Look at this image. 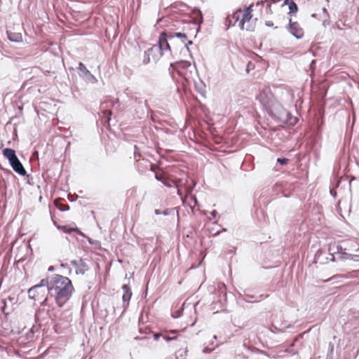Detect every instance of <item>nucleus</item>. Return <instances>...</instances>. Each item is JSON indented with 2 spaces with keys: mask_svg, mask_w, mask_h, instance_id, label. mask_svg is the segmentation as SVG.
Segmentation results:
<instances>
[{
  "mask_svg": "<svg viewBox=\"0 0 359 359\" xmlns=\"http://www.w3.org/2000/svg\"><path fill=\"white\" fill-rule=\"evenodd\" d=\"M163 339L166 341H170L177 339V336L170 337L168 334H162Z\"/></svg>",
  "mask_w": 359,
  "mask_h": 359,
  "instance_id": "e433bc0d",
  "label": "nucleus"
},
{
  "mask_svg": "<svg viewBox=\"0 0 359 359\" xmlns=\"http://www.w3.org/2000/svg\"><path fill=\"white\" fill-rule=\"evenodd\" d=\"M171 46H151L144 51L142 62L147 65L151 61L156 62L163 54V51H170Z\"/></svg>",
  "mask_w": 359,
  "mask_h": 359,
  "instance_id": "6e6552de",
  "label": "nucleus"
},
{
  "mask_svg": "<svg viewBox=\"0 0 359 359\" xmlns=\"http://www.w3.org/2000/svg\"><path fill=\"white\" fill-rule=\"evenodd\" d=\"M212 349L208 348V347H205L203 349V353H210L212 352Z\"/></svg>",
  "mask_w": 359,
  "mask_h": 359,
  "instance_id": "a18cd8bd",
  "label": "nucleus"
},
{
  "mask_svg": "<svg viewBox=\"0 0 359 359\" xmlns=\"http://www.w3.org/2000/svg\"><path fill=\"white\" fill-rule=\"evenodd\" d=\"M37 320H38V318H37L36 314H35V321L37 322Z\"/></svg>",
  "mask_w": 359,
  "mask_h": 359,
  "instance_id": "69168bd1",
  "label": "nucleus"
},
{
  "mask_svg": "<svg viewBox=\"0 0 359 359\" xmlns=\"http://www.w3.org/2000/svg\"><path fill=\"white\" fill-rule=\"evenodd\" d=\"M348 184L349 191H351V182H348Z\"/></svg>",
  "mask_w": 359,
  "mask_h": 359,
  "instance_id": "e2e57ef3",
  "label": "nucleus"
},
{
  "mask_svg": "<svg viewBox=\"0 0 359 359\" xmlns=\"http://www.w3.org/2000/svg\"><path fill=\"white\" fill-rule=\"evenodd\" d=\"M180 53L182 54L184 56L189 55L191 57H192L191 50L189 48V46H182V48L180 50Z\"/></svg>",
  "mask_w": 359,
  "mask_h": 359,
  "instance_id": "c756f323",
  "label": "nucleus"
},
{
  "mask_svg": "<svg viewBox=\"0 0 359 359\" xmlns=\"http://www.w3.org/2000/svg\"><path fill=\"white\" fill-rule=\"evenodd\" d=\"M79 262V261H77V260H71V261H70L71 264H72L73 266H74L76 269V268H77V266H78Z\"/></svg>",
  "mask_w": 359,
  "mask_h": 359,
  "instance_id": "c03bdc74",
  "label": "nucleus"
},
{
  "mask_svg": "<svg viewBox=\"0 0 359 359\" xmlns=\"http://www.w3.org/2000/svg\"><path fill=\"white\" fill-rule=\"evenodd\" d=\"M288 8L290 10V11H289L290 15L295 14L298 11V6L294 1H292L290 3Z\"/></svg>",
  "mask_w": 359,
  "mask_h": 359,
  "instance_id": "393cba45",
  "label": "nucleus"
},
{
  "mask_svg": "<svg viewBox=\"0 0 359 359\" xmlns=\"http://www.w3.org/2000/svg\"><path fill=\"white\" fill-rule=\"evenodd\" d=\"M269 0H261V1H258L257 3H256V5L257 6H261V5H263L265 2H268Z\"/></svg>",
  "mask_w": 359,
  "mask_h": 359,
  "instance_id": "49530a36",
  "label": "nucleus"
},
{
  "mask_svg": "<svg viewBox=\"0 0 359 359\" xmlns=\"http://www.w3.org/2000/svg\"><path fill=\"white\" fill-rule=\"evenodd\" d=\"M297 118L294 117L290 112H289V115L287 116L285 124L289 126H293L297 123Z\"/></svg>",
  "mask_w": 359,
  "mask_h": 359,
  "instance_id": "5701e85b",
  "label": "nucleus"
},
{
  "mask_svg": "<svg viewBox=\"0 0 359 359\" xmlns=\"http://www.w3.org/2000/svg\"><path fill=\"white\" fill-rule=\"evenodd\" d=\"M195 67H192L189 61L181 60L170 64L168 69L169 74L173 80L175 79V74L186 81H189L193 76Z\"/></svg>",
  "mask_w": 359,
  "mask_h": 359,
  "instance_id": "20e7f679",
  "label": "nucleus"
},
{
  "mask_svg": "<svg viewBox=\"0 0 359 359\" xmlns=\"http://www.w3.org/2000/svg\"><path fill=\"white\" fill-rule=\"evenodd\" d=\"M311 17H312V18H316V13H313V14L311 15Z\"/></svg>",
  "mask_w": 359,
  "mask_h": 359,
  "instance_id": "0e129e2a",
  "label": "nucleus"
},
{
  "mask_svg": "<svg viewBox=\"0 0 359 359\" xmlns=\"http://www.w3.org/2000/svg\"><path fill=\"white\" fill-rule=\"evenodd\" d=\"M340 182H341L340 181L337 180L336 184L334 185H333V188L330 189V190L331 196H332L334 198H335L337 196V191L334 190V189L339 187Z\"/></svg>",
  "mask_w": 359,
  "mask_h": 359,
  "instance_id": "2f4dec72",
  "label": "nucleus"
},
{
  "mask_svg": "<svg viewBox=\"0 0 359 359\" xmlns=\"http://www.w3.org/2000/svg\"><path fill=\"white\" fill-rule=\"evenodd\" d=\"M329 257L326 260L331 262L341 261L347 264L353 265L359 262V248L353 252L340 245H330L328 247Z\"/></svg>",
  "mask_w": 359,
  "mask_h": 359,
  "instance_id": "7ed1b4c3",
  "label": "nucleus"
},
{
  "mask_svg": "<svg viewBox=\"0 0 359 359\" xmlns=\"http://www.w3.org/2000/svg\"><path fill=\"white\" fill-rule=\"evenodd\" d=\"M268 114L274 121L283 124H285L287 116L289 115V111L284 109L283 106L279 103Z\"/></svg>",
  "mask_w": 359,
  "mask_h": 359,
  "instance_id": "9d476101",
  "label": "nucleus"
},
{
  "mask_svg": "<svg viewBox=\"0 0 359 359\" xmlns=\"http://www.w3.org/2000/svg\"><path fill=\"white\" fill-rule=\"evenodd\" d=\"M75 233H76L78 235L82 236V237H86V236L85 235V233H83L78 227L75 226V229H74V231Z\"/></svg>",
  "mask_w": 359,
  "mask_h": 359,
  "instance_id": "ea45409f",
  "label": "nucleus"
},
{
  "mask_svg": "<svg viewBox=\"0 0 359 359\" xmlns=\"http://www.w3.org/2000/svg\"><path fill=\"white\" fill-rule=\"evenodd\" d=\"M137 167L140 172H144L146 170L153 171L154 163L144 157L142 159L137 160Z\"/></svg>",
  "mask_w": 359,
  "mask_h": 359,
  "instance_id": "4468645a",
  "label": "nucleus"
},
{
  "mask_svg": "<svg viewBox=\"0 0 359 359\" xmlns=\"http://www.w3.org/2000/svg\"><path fill=\"white\" fill-rule=\"evenodd\" d=\"M88 270V266L85 260L82 258L79 259L77 268L76 269V274L83 275Z\"/></svg>",
  "mask_w": 359,
  "mask_h": 359,
  "instance_id": "a211bd4d",
  "label": "nucleus"
},
{
  "mask_svg": "<svg viewBox=\"0 0 359 359\" xmlns=\"http://www.w3.org/2000/svg\"><path fill=\"white\" fill-rule=\"evenodd\" d=\"M78 74L86 82L95 83L97 82V79L86 68L85 65L79 62L78 67Z\"/></svg>",
  "mask_w": 359,
  "mask_h": 359,
  "instance_id": "9b49d317",
  "label": "nucleus"
},
{
  "mask_svg": "<svg viewBox=\"0 0 359 359\" xmlns=\"http://www.w3.org/2000/svg\"><path fill=\"white\" fill-rule=\"evenodd\" d=\"M196 88L197 91L203 96H204L205 90H203L202 86H199L197 84H196Z\"/></svg>",
  "mask_w": 359,
  "mask_h": 359,
  "instance_id": "58836bf2",
  "label": "nucleus"
},
{
  "mask_svg": "<svg viewBox=\"0 0 359 359\" xmlns=\"http://www.w3.org/2000/svg\"><path fill=\"white\" fill-rule=\"evenodd\" d=\"M288 30L291 34H292L297 39H302L304 36V30L300 27L298 22H292L290 19L288 25Z\"/></svg>",
  "mask_w": 359,
  "mask_h": 359,
  "instance_id": "ddd939ff",
  "label": "nucleus"
},
{
  "mask_svg": "<svg viewBox=\"0 0 359 359\" xmlns=\"http://www.w3.org/2000/svg\"><path fill=\"white\" fill-rule=\"evenodd\" d=\"M60 266H61L62 267H64V268L68 267V264H63V263H62V264H60Z\"/></svg>",
  "mask_w": 359,
  "mask_h": 359,
  "instance_id": "bf43d9fd",
  "label": "nucleus"
},
{
  "mask_svg": "<svg viewBox=\"0 0 359 359\" xmlns=\"http://www.w3.org/2000/svg\"><path fill=\"white\" fill-rule=\"evenodd\" d=\"M112 115V111L110 109H106L102 111V121L104 124H109L111 121V116Z\"/></svg>",
  "mask_w": 359,
  "mask_h": 359,
  "instance_id": "4be33fe9",
  "label": "nucleus"
},
{
  "mask_svg": "<svg viewBox=\"0 0 359 359\" xmlns=\"http://www.w3.org/2000/svg\"><path fill=\"white\" fill-rule=\"evenodd\" d=\"M323 13H324L325 15H326L327 16H329V13H328V11H327V8H323Z\"/></svg>",
  "mask_w": 359,
  "mask_h": 359,
  "instance_id": "5fc2aeb1",
  "label": "nucleus"
},
{
  "mask_svg": "<svg viewBox=\"0 0 359 359\" xmlns=\"http://www.w3.org/2000/svg\"><path fill=\"white\" fill-rule=\"evenodd\" d=\"M7 35L8 39L11 42L18 43L22 41V35L20 33H12L10 32H7Z\"/></svg>",
  "mask_w": 359,
  "mask_h": 359,
  "instance_id": "aec40b11",
  "label": "nucleus"
},
{
  "mask_svg": "<svg viewBox=\"0 0 359 359\" xmlns=\"http://www.w3.org/2000/svg\"><path fill=\"white\" fill-rule=\"evenodd\" d=\"M321 255V252L320 251H318L316 254L315 255V260L316 262H317V260L319 259L320 256Z\"/></svg>",
  "mask_w": 359,
  "mask_h": 359,
  "instance_id": "8fccbe9b",
  "label": "nucleus"
},
{
  "mask_svg": "<svg viewBox=\"0 0 359 359\" xmlns=\"http://www.w3.org/2000/svg\"><path fill=\"white\" fill-rule=\"evenodd\" d=\"M256 99L260 102L264 109L269 114L279 104L275 99L269 87L262 88Z\"/></svg>",
  "mask_w": 359,
  "mask_h": 359,
  "instance_id": "423d86ee",
  "label": "nucleus"
},
{
  "mask_svg": "<svg viewBox=\"0 0 359 359\" xmlns=\"http://www.w3.org/2000/svg\"><path fill=\"white\" fill-rule=\"evenodd\" d=\"M74 287L72 280L62 275L55 274L51 276L50 297H53L58 307L62 308L71 298Z\"/></svg>",
  "mask_w": 359,
  "mask_h": 359,
  "instance_id": "f257e3e1",
  "label": "nucleus"
},
{
  "mask_svg": "<svg viewBox=\"0 0 359 359\" xmlns=\"http://www.w3.org/2000/svg\"><path fill=\"white\" fill-rule=\"evenodd\" d=\"M196 185V182L193 179H187L184 186L187 194H191Z\"/></svg>",
  "mask_w": 359,
  "mask_h": 359,
  "instance_id": "dca6fc26",
  "label": "nucleus"
},
{
  "mask_svg": "<svg viewBox=\"0 0 359 359\" xmlns=\"http://www.w3.org/2000/svg\"><path fill=\"white\" fill-rule=\"evenodd\" d=\"M155 178L156 180L162 182V184H163V185L167 187L171 188L175 185V183L172 180H169L166 176L163 175L156 173Z\"/></svg>",
  "mask_w": 359,
  "mask_h": 359,
  "instance_id": "2eb2a0df",
  "label": "nucleus"
},
{
  "mask_svg": "<svg viewBox=\"0 0 359 359\" xmlns=\"http://www.w3.org/2000/svg\"><path fill=\"white\" fill-rule=\"evenodd\" d=\"M48 270V271H53L55 270V267L53 266H50Z\"/></svg>",
  "mask_w": 359,
  "mask_h": 359,
  "instance_id": "4d7b16f0",
  "label": "nucleus"
},
{
  "mask_svg": "<svg viewBox=\"0 0 359 359\" xmlns=\"http://www.w3.org/2000/svg\"><path fill=\"white\" fill-rule=\"evenodd\" d=\"M107 106H111L113 107H115L116 109H119L121 107L120 102L118 99L116 100H110L109 102H107Z\"/></svg>",
  "mask_w": 359,
  "mask_h": 359,
  "instance_id": "cd10ccee",
  "label": "nucleus"
},
{
  "mask_svg": "<svg viewBox=\"0 0 359 359\" xmlns=\"http://www.w3.org/2000/svg\"><path fill=\"white\" fill-rule=\"evenodd\" d=\"M194 13L195 14L196 20L198 23H202L203 22V15L202 12L197 8H195L194 11Z\"/></svg>",
  "mask_w": 359,
  "mask_h": 359,
  "instance_id": "a878e982",
  "label": "nucleus"
},
{
  "mask_svg": "<svg viewBox=\"0 0 359 359\" xmlns=\"http://www.w3.org/2000/svg\"><path fill=\"white\" fill-rule=\"evenodd\" d=\"M253 6L254 4H251L243 10L238 8L232 14L228 15L224 22L226 29L234 27L238 23L241 30L254 31L255 25L250 22L252 18Z\"/></svg>",
  "mask_w": 359,
  "mask_h": 359,
  "instance_id": "f03ea898",
  "label": "nucleus"
},
{
  "mask_svg": "<svg viewBox=\"0 0 359 359\" xmlns=\"http://www.w3.org/2000/svg\"><path fill=\"white\" fill-rule=\"evenodd\" d=\"M341 277L340 275H334L332 276L331 278H328L327 280H325L324 282H330V281H334L337 278Z\"/></svg>",
  "mask_w": 359,
  "mask_h": 359,
  "instance_id": "a19ab883",
  "label": "nucleus"
},
{
  "mask_svg": "<svg viewBox=\"0 0 359 359\" xmlns=\"http://www.w3.org/2000/svg\"><path fill=\"white\" fill-rule=\"evenodd\" d=\"M175 212V208H168V209L164 210L163 211H161L159 209H156L154 210V213L156 215H163L165 216L170 215H174Z\"/></svg>",
  "mask_w": 359,
  "mask_h": 359,
  "instance_id": "412c9836",
  "label": "nucleus"
},
{
  "mask_svg": "<svg viewBox=\"0 0 359 359\" xmlns=\"http://www.w3.org/2000/svg\"><path fill=\"white\" fill-rule=\"evenodd\" d=\"M219 233H220V231H218L217 232L215 233V236L219 234Z\"/></svg>",
  "mask_w": 359,
  "mask_h": 359,
  "instance_id": "338daca9",
  "label": "nucleus"
},
{
  "mask_svg": "<svg viewBox=\"0 0 359 359\" xmlns=\"http://www.w3.org/2000/svg\"><path fill=\"white\" fill-rule=\"evenodd\" d=\"M2 154L4 156L8 161L10 165L15 172L21 176L27 175V171L17 156L14 149L11 148H5L3 149Z\"/></svg>",
  "mask_w": 359,
  "mask_h": 359,
  "instance_id": "0eeeda50",
  "label": "nucleus"
},
{
  "mask_svg": "<svg viewBox=\"0 0 359 359\" xmlns=\"http://www.w3.org/2000/svg\"><path fill=\"white\" fill-rule=\"evenodd\" d=\"M265 25L267 27H273V23L271 21H266Z\"/></svg>",
  "mask_w": 359,
  "mask_h": 359,
  "instance_id": "3c124183",
  "label": "nucleus"
},
{
  "mask_svg": "<svg viewBox=\"0 0 359 359\" xmlns=\"http://www.w3.org/2000/svg\"><path fill=\"white\" fill-rule=\"evenodd\" d=\"M50 282L51 277H48L46 278H43L41 280L39 284L35 285L36 286H39V287L41 290H46L49 293V288L50 287Z\"/></svg>",
  "mask_w": 359,
  "mask_h": 359,
  "instance_id": "f3484780",
  "label": "nucleus"
},
{
  "mask_svg": "<svg viewBox=\"0 0 359 359\" xmlns=\"http://www.w3.org/2000/svg\"><path fill=\"white\" fill-rule=\"evenodd\" d=\"M57 228L66 233H72L74 231L75 229V227H72L68 225L57 226Z\"/></svg>",
  "mask_w": 359,
  "mask_h": 359,
  "instance_id": "b1692460",
  "label": "nucleus"
},
{
  "mask_svg": "<svg viewBox=\"0 0 359 359\" xmlns=\"http://www.w3.org/2000/svg\"><path fill=\"white\" fill-rule=\"evenodd\" d=\"M40 329V325H33L32 327L30 328L29 330V333L32 336H33V334H34L35 332H38Z\"/></svg>",
  "mask_w": 359,
  "mask_h": 359,
  "instance_id": "c9c22d12",
  "label": "nucleus"
},
{
  "mask_svg": "<svg viewBox=\"0 0 359 359\" xmlns=\"http://www.w3.org/2000/svg\"><path fill=\"white\" fill-rule=\"evenodd\" d=\"M236 359H248V358L244 355H238Z\"/></svg>",
  "mask_w": 359,
  "mask_h": 359,
  "instance_id": "603ef678",
  "label": "nucleus"
},
{
  "mask_svg": "<svg viewBox=\"0 0 359 359\" xmlns=\"http://www.w3.org/2000/svg\"><path fill=\"white\" fill-rule=\"evenodd\" d=\"M217 214H218V212H217V210H212V211H211V212H210V215H211V216H212L213 218H215V217H216V216L217 215Z\"/></svg>",
  "mask_w": 359,
  "mask_h": 359,
  "instance_id": "09e8293b",
  "label": "nucleus"
},
{
  "mask_svg": "<svg viewBox=\"0 0 359 359\" xmlns=\"http://www.w3.org/2000/svg\"><path fill=\"white\" fill-rule=\"evenodd\" d=\"M264 297H268V295L260 294L259 296L256 297L255 295H251L249 294H244L242 297V300L245 302H250L248 300V299H255V302H258L261 301L262 298Z\"/></svg>",
  "mask_w": 359,
  "mask_h": 359,
  "instance_id": "6ab92c4d",
  "label": "nucleus"
},
{
  "mask_svg": "<svg viewBox=\"0 0 359 359\" xmlns=\"http://www.w3.org/2000/svg\"><path fill=\"white\" fill-rule=\"evenodd\" d=\"M177 194L180 196H182V192L179 188H177Z\"/></svg>",
  "mask_w": 359,
  "mask_h": 359,
  "instance_id": "052dcab7",
  "label": "nucleus"
},
{
  "mask_svg": "<svg viewBox=\"0 0 359 359\" xmlns=\"http://www.w3.org/2000/svg\"><path fill=\"white\" fill-rule=\"evenodd\" d=\"M191 199L194 202L195 204H197L198 201L196 196H191Z\"/></svg>",
  "mask_w": 359,
  "mask_h": 359,
  "instance_id": "864d4df0",
  "label": "nucleus"
},
{
  "mask_svg": "<svg viewBox=\"0 0 359 359\" xmlns=\"http://www.w3.org/2000/svg\"><path fill=\"white\" fill-rule=\"evenodd\" d=\"M163 334L159 333H153L154 339L157 341L160 339V337H162Z\"/></svg>",
  "mask_w": 359,
  "mask_h": 359,
  "instance_id": "79ce46f5",
  "label": "nucleus"
},
{
  "mask_svg": "<svg viewBox=\"0 0 359 359\" xmlns=\"http://www.w3.org/2000/svg\"><path fill=\"white\" fill-rule=\"evenodd\" d=\"M334 344L332 343L329 344V351L327 355V359H333V354H334Z\"/></svg>",
  "mask_w": 359,
  "mask_h": 359,
  "instance_id": "7c9ffc66",
  "label": "nucleus"
},
{
  "mask_svg": "<svg viewBox=\"0 0 359 359\" xmlns=\"http://www.w3.org/2000/svg\"><path fill=\"white\" fill-rule=\"evenodd\" d=\"M25 257H21L18 261H15V263L22 262L25 261Z\"/></svg>",
  "mask_w": 359,
  "mask_h": 359,
  "instance_id": "6e6d98bb",
  "label": "nucleus"
},
{
  "mask_svg": "<svg viewBox=\"0 0 359 359\" xmlns=\"http://www.w3.org/2000/svg\"><path fill=\"white\" fill-rule=\"evenodd\" d=\"M170 43L193 45L192 41L187 39L185 33L166 31L161 33L157 45H170Z\"/></svg>",
  "mask_w": 359,
  "mask_h": 359,
  "instance_id": "39448f33",
  "label": "nucleus"
},
{
  "mask_svg": "<svg viewBox=\"0 0 359 359\" xmlns=\"http://www.w3.org/2000/svg\"><path fill=\"white\" fill-rule=\"evenodd\" d=\"M122 290H123V294L122 296L123 300V311L121 316H123V313L126 311L128 308L129 302L132 297V292L130 287L127 284H123L122 285Z\"/></svg>",
  "mask_w": 359,
  "mask_h": 359,
  "instance_id": "f8f14e48",
  "label": "nucleus"
},
{
  "mask_svg": "<svg viewBox=\"0 0 359 359\" xmlns=\"http://www.w3.org/2000/svg\"><path fill=\"white\" fill-rule=\"evenodd\" d=\"M316 63V60H313L311 62V66L312 67L313 65H314Z\"/></svg>",
  "mask_w": 359,
  "mask_h": 359,
  "instance_id": "680f3d73",
  "label": "nucleus"
},
{
  "mask_svg": "<svg viewBox=\"0 0 359 359\" xmlns=\"http://www.w3.org/2000/svg\"><path fill=\"white\" fill-rule=\"evenodd\" d=\"M187 349H180L176 355V359H185L187 355Z\"/></svg>",
  "mask_w": 359,
  "mask_h": 359,
  "instance_id": "bb28decb",
  "label": "nucleus"
},
{
  "mask_svg": "<svg viewBox=\"0 0 359 359\" xmlns=\"http://www.w3.org/2000/svg\"><path fill=\"white\" fill-rule=\"evenodd\" d=\"M292 1V0H284V2L283 3V4L281 5V6H285L286 5H287L289 6L290 5V3Z\"/></svg>",
  "mask_w": 359,
  "mask_h": 359,
  "instance_id": "de8ad7c7",
  "label": "nucleus"
},
{
  "mask_svg": "<svg viewBox=\"0 0 359 359\" xmlns=\"http://www.w3.org/2000/svg\"><path fill=\"white\" fill-rule=\"evenodd\" d=\"M124 93L126 95V96L132 100H134L135 102H137V98L133 97L132 95V92L129 88H126L124 91Z\"/></svg>",
  "mask_w": 359,
  "mask_h": 359,
  "instance_id": "f704fd0d",
  "label": "nucleus"
},
{
  "mask_svg": "<svg viewBox=\"0 0 359 359\" xmlns=\"http://www.w3.org/2000/svg\"><path fill=\"white\" fill-rule=\"evenodd\" d=\"M255 67V64L252 61H248L246 65L245 72L247 74H249L250 72L254 69Z\"/></svg>",
  "mask_w": 359,
  "mask_h": 359,
  "instance_id": "473e14b6",
  "label": "nucleus"
},
{
  "mask_svg": "<svg viewBox=\"0 0 359 359\" xmlns=\"http://www.w3.org/2000/svg\"><path fill=\"white\" fill-rule=\"evenodd\" d=\"M28 297L30 299L39 302L41 306L48 305V301L50 296L48 292L41 290L39 286L34 285L27 290Z\"/></svg>",
  "mask_w": 359,
  "mask_h": 359,
  "instance_id": "1a4fd4ad",
  "label": "nucleus"
},
{
  "mask_svg": "<svg viewBox=\"0 0 359 359\" xmlns=\"http://www.w3.org/2000/svg\"><path fill=\"white\" fill-rule=\"evenodd\" d=\"M256 48H258L259 49L262 47L261 46H255Z\"/></svg>",
  "mask_w": 359,
  "mask_h": 359,
  "instance_id": "774afa93",
  "label": "nucleus"
},
{
  "mask_svg": "<svg viewBox=\"0 0 359 359\" xmlns=\"http://www.w3.org/2000/svg\"><path fill=\"white\" fill-rule=\"evenodd\" d=\"M57 208L62 211V212H65V211H67L68 210H69V205L68 204H64L62 205V206L61 207H57Z\"/></svg>",
  "mask_w": 359,
  "mask_h": 359,
  "instance_id": "4c0bfd02",
  "label": "nucleus"
},
{
  "mask_svg": "<svg viewBox=\"0 0 359 359\" xmlns=\"http://www.w3.org/2000/svg\"><path fill=\"white\" fill-rule=\"evenodd\" d=\"M276 161L281 165H285L289 162V159L285 157L278 158Z\"/></svg>",
  "mask_w": 359,
  "mask_h": 359,
  "instance_id": "72a5a7b5",
  "label": "nucleus"
},
{
  "mask_svg": "<svg viewBox=\"0 0 359 359\" xmlns=\"http://www.w3.org/2000/svg\"><path fill=\"white\" fill-rule=\"evenodd\" d=\"M144 157V156L140 151L139 148L137 147V146L135 145L134 146V158H135V159L137 161V160H139V159H142Z\"/></svg>",
  "mask_w": 359,
  "mask_h": 359,
  "instance_id": "c85d7f7f",
  "label": "nucleus"
},
{
  "mask_svg": "<svg viewBox=\"0 0 359 359\" xmlns=\"http://www.w3.org/2000/svg\"><path fill=\"white\" fill-rule=\"evenodd\" d=\"M88 241L90 244H93V243H94V241L89 237H88Z\"/></svg>",
  "mask_w": 359,
  "mask_h": 359,
  "instance_id": "13d9d810",
  "label": "nucleus"
},
{
  "mask_svg": "<svg viewBox=\"0 0 359 359\" xmlns=\"http://www.w3.org/2000/svg\"><path fill=\"white\" fill-rule=\"evenodd\" d=\"M266 13H271L272 11H271V4H267L266 6Z\"/></svg>",
  "mask_w": 359,
  "mask_h": 359,
  "instance_id": "37998d69",
  "label": "nucleus"
}]
</instances>
